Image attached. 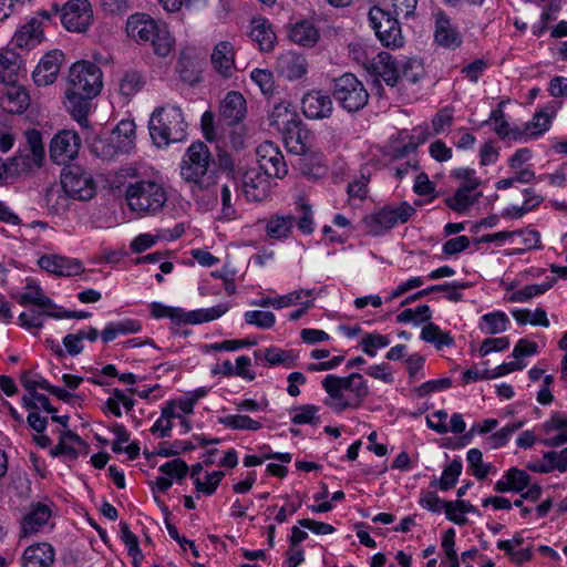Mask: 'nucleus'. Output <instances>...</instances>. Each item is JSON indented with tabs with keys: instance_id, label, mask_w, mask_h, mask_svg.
<instances>
[{
	"instance_id": "9b49d317",
	"label": "nucleus",
	"mask_w": 567,
	"mask_h": 567,
	"mask_svg": "<svg viewBox=\"0 0 567 567\" xmlns=\"http://www.w3.org/2000/svg\"><path fill=\"white\" fill-rule=\"evenodd\" d=\"M61 187L64 196L78 200H89L95 194L92 176L81 167H70L61 175Z\"/></svg>"
},
{
	"instance_id": "f03ea898",
	"label": "nucleus",
	"mask_w": 567,
	"mask_h": 567,
	"mask_svg": "<svg viewBox=\"0 0 567 567\" xmlns=\"http://www.w3.org/2000/svg\"><path fill=\"white\" fill-rule=\"evenodd\" d=\"M213 165L212 153L204 142L198 141L189 145L182 158L179 171L195 196L205 192L214 193L218 177Z\"/></svg>"
},
{
	"instance_id": "f8f14e48",
	"label": "nucleus",
	"mask_w": 567,
	"mask_h": 567,
	"mask_svg": "<svg viewBox=\"0 0 567 567\" xmlns=\"http://www.w3.org/2000/svg\"><path fill=\"white\" fill-rule=\"evenodd\" d=\"M258 169L269 177L282 178L288 173V166L279 147L270 142H262L256 150Z\"/></svg>"
},
{
	"instance_id": "39448f33",
	"label": "nucleus",
	"mask_w": 567,
	"mask_h": 567,
	"mask_svg": "<svg viewBox=\"0 0 567 567\" xmlns=\"http://www.w3.org/2000/svg\"><path fill=\"white\" fill-rule=\"evenodd\" d=\"M150 134L158 147L184 140L186 122L177 106H161L154 110L148 123Z\"/></svg>"
},
{
	"instance_id": "e2e57ef3",
	"label": "nucleus",
	"mask_w": 567,
	"mask_h": 567,
	"mask_svg": "<svg viewBox=\"0 0 567 567\" xmlns=\"http://www.w3.org/2000/svg\"><path fill=\"white\" fill-rule=\"evenodd\" d=\"M25 140L27 144L23 147L24 150H28L30 154L34 155V157H38L42 162L44 161L45 151L44 145L42 142V135L37 130H30L25 132Z\"/></svg>"
},
{
	"instance_id": "cd10ccee",
	"label": "nucleus",
	"mask_w": 567,
	"mask_h": 567,
	"mask_svg": "<svg viewBox=\"0 0 567 567\" xmlns=\"http://www.w3.org/2000/svg\"><path fill=\"white\" fill-rule=\"evenodd\" d=\"M246 113V101L241 93L228 92L220 104V115L228 124L238 123Z\"/></svg>"
},
{
	"instance_id": "338daca9",
	"label": "nucleus",
	"mask_w": 567,
	"mask_h": 567,
	"mask_svg": "<svg viewBox=\"0 0 567 567\" xmlns=\"http://www.w3.org/2000/svg\"><path fill=\"white\" fill-rule=\"evenodd\" d=\"M223 477L224 472L215 471L206 476L205 482H202L199 477H196L194 481V485L197 492H202L206 495H212L216 491Z\"/></svg>"
},
{
	"instance_id": "ea45409f",
	"label": "nucleus",
	"mask_w": 567,
	"mask_h": 567,
	"mask_svg": "<svg viewBox=\"0 0 567 567\" xmlns=\"http://www.w3.org/2000/svg\"><path fill=\"white\" fill-rule=\"evenodd\" d=\"M229 308L228 303H219L212 308L188 311L186 312L185 323L198 324L216 320L224 316Z\"/></svg>"
},
{
	"instance_id": "6e6d98bb",
	"label": "nucleus",
	"mask_w": 567,
	"mask_h": 567,
	"mask_svg": "<svg viewBox=\"0 0 567 567\" xmlns=\"http://www.w3.org/2000/svg\"><path fill=\"white\" fill-rule=\"evenodd\" d=\"M20 382L30 394L35 393L37 389L50 392L52 386L42 375L31 371L22 372L20 375Z\"/></svg>"
},
{
	"instance_id": "774afa93",
	"label": "nucleus",
	"mask_w": 567,
	"mask_h": 567,
	"mask_svg": "<svg viewBox=\"0 0 567 567\" xmlns=\"http://www.w3.org/2000/svg\"><path fill=\"white\" fill-rule=\"evenodd\" d=\"M159 471L164 473L167 477L172 480V477H176L182 480L186 476L188 472V466L186 462L179 458H175L173 461L166 462L159 467Z\"/></svg>"
},
{
	"instance_id": "a211bd4d",
	"label": "nucleus",
	"mask_w": 567,
	"mask_h": 567,
	"mask_svg": "<svg viewBox=\"0 0 567 567\" xmlns=\"http://www.w3.org/2000/svg\"><path fill=\"white\" fill-rule=\"evenodd\" d=\"M38 266L56 276H79L84 271L82 261L55 254L43 255L38 259Z\"/></svg>"
},
{
	"instance_id": "bb28decb",
	"label": "nucleus",
	"mask_w": 567,
	"mask_h": 567,
	"mask_svg": "<svg viewBox=\"0 0 567 567\" xmlns=\"http://www.w3.org/2000/svg\"><path fill=\"white\" fill-rule=\"evenodd\" d=\"M527 468L534 473L547 474L554 471H567V446L560 452L548 451L543 454V461L529 463Z\"/></svg>"
},
{
	"instance_id": "4be33fe9",
	"label": "nucleus",
	"mask_w": 567,
	"mask_h": 567,
	"mask_svg": "<svg viewBox=\"0 0 567 567\" xmlns=\"http://www.w3.org/2000/svg\"><path fill=\"white\" fill-rule=\"evenodd\" d=\"M62 58L63 54L61 52L52 51L41 59L32 73V78L37 85H49L55 81L56 75L60 72Z\"/></svg>"
},
{
	"instance_id": "58836bf2",
	"label": "nucleus",
	"mask_w": 567,
	"mask_h": 567,
	"mask_svg": "<svg viewBox=\"0 0 567 567\" xmlns=\"http://www.w3.org/2000/svg\"><path fill=\"white\" fill-rule=\"evenodd\" d=\"M19 55L13 50H3L0 53V82L2 84L17 81L19 71Z\"/></svg>"
},
{
	"instance_id": "603ef678",
	"label": "nucleus",
	"mask_w": 567,
	"mask_h": 567,
	"mask_svg": "<svg viewBox=\"0 0 567 567\" xmlns=\"http://www.w3.org/2000/svg\"><path fill=\"white\" fill-rule=\"evenodd\" d=\"M421 339L434 343L439 349L443 346L453 344V338L449 333L443 332L434 323H429L422 329Z\"/></svg>"
},
{
	"instance_id": "393cba45",
	"label": "nucleus",
	"mask_w": 567,
	"mask_h": 567,
	"mask_svg": "<svg viewBox=\"0 0 567 567\" xmlns=\"http://www.w3.org/2000/svg\"><path fill=\"white\" fill-rule=\"evenodd\" d=\"M530 475L517 467H511L494 485L497 493H522L530 483Z\"/></svg>"
},
{
	"instance_id": "c9c22d12",
	"label": "nucleus",
	"mask_w": 567,
	"mask_h": 567,
	"mask_svg": "<svg viewBox=\"0 0 567 567\" xmlns=\"http://www.w3.org/2000/svg\"><path fill=\"white\" fill-rule=\"evenodd\" d=\"M43 162L28 150L21 148L17 155L9 158V173L13 175L28 174L42 166Z\"/></svg>"
},
{
	"instance_id": "49530a36",
	"label": "nucleus",
	"mask_w": 567,
	"mask_h": 567,
	"mask_svg": "<svg viewBox=\"0 0 567 567\" xmlns=\"http://www.w3.org/2000/svg\"><path fill=\"white\" fill-rule=\"evenodd\" d=\"M218 422L231 430L258 431L262 426L259 421L254 420L245 414H231L221 416L218 419Z\"/></svg>"
},
{
	"instance_id": "f704fd0d",
	"label": "nucleus",
	"mask_w": 567,
	"mask_h": 567,
	"mask_svg": "<svg viewBox=\"0 0 567 567\" xmlns=\"http://www.w3.org/2000/svg\"><path fill=\"white\" fill-rule=\"evenodd\" d=\"M289 39L303 47H312L319 39V32L309 21H299L292 24L288 32Z\"/></svg>"
},
{
	"instance_id": "f3484780",
	"label": "nucleus",
	"mask_w": 567,
	"mask_h": 567,
	"mask_svg": "<svg viewBox=\"0 0 567 567\" xmlns=\"http://www.w3.org/2000/svg\"><path fill=\"white\" fill-rule=\"evenodd\" d=\"M31 99L27 89L16 82L6 83L0 90V107L10 114H22L30 106Z\"/></svg>"
},
{
	"instance_id": "4d7b16f0",
	"label": "nucleus",
	"mask_w": 567,
	"mask_h": 567,
	"mask_svg": "<svg viewBox=\"0 0 567 567\" xmlns=\"http://www.w3.org/2000/svg\"><path fill=\"white\" fill-rule=\"evenodd\" d=\"M467 463L476 478L483 480L487 476L491 465L483 462V454L478 449H471L467 452Z\"/></svg>"
},
{
	"instance_id": "1a4fd4ad",
	"label": "nucleus",
	"mask_w": 567,
	"mask_h": 567,
	"mask_svg": "<svg viewBox=\"0 0 567 567\" xmlns=\"http://www.w3.org/2000/svg\"><path fill=\"white\" fill-rule=\"evenodd\" d=\"M269 124L282 135L287 146L301 142L302 121L290 102L282 101L274 106L269 116Z\"/></svg>"
},
{
	"instance_id": "0e129e2a",
	"label": "nucleus",
	"mask_w": 567,
	"mask_h": 567,
	"mask_svg": "<svg viewBox=\"0 0 567 567\" xmlns=\"http://www.w3.org/2000/svg\"><path fill=\"white\" fill-rule=\"evenodd\" d=\"M389 343L390 340L386 336L368 333L363 337L361 346L364 353H367L370 357H374L377 353V349L386 347Z\"/></svg>"
},
{
	"instance_id": "052dcab7",
	"label": "nucleus",
	"mask_w": 567,
	"mask_h": 567,
	"mask_svg": "<svg viewBox=\"0 0 567 567\" xmlns=\"http://www.w3.org/2000/svg\"><path fill=\"white\" fill-rule=\"evenodd\" d=\"M431 319V311L426 305L417 306L415 309H405L396 316V321L406 323L414 321L416 323L425 322Z\"/></svg>"
},
{
	"instance_id": "13d9d810",
	"label": "nucleus",
	"mask_w": 567,
	"mask_h": 567,
	"mask_svg": "<svg viewBox=\"0 0 567 567\" xmlns=\"http://www.w3.org/2000/svg\"><path fill=\"white\" fill-rule=\"evenodd\" d=\"M250 79L256 83L262 94L270 95L275 89L274 75L270 70L267 69H254L250 72Z\"/></svg>"
},
{
	"instance_id": "b1692460",
	"label": "nucleus",
	"mask_w": 567,
	"mask_h": 567,
	"mask_svg": "<svg viewBox=\"0 0 567 567\" xmlns=\"http://www.w3.org/2000/svg\"><path fill=\"white\" fill-rule=\"evenodd\" d=\"M54 549L48 543H38L27 547L22 555V567H52Z\"/></svg>"
},
{
	"instance_id": "7c9ffc66",
	"label": "nucleus",
	"mask_w": 567,
	"mask_h": 567,
	"mask_svg": "<svg viewBox=\"0 0 567 567\" xmlns=\"http://www.w3.org/2000/svg\"><path fill=\"white\" fill-rule=\"evenodd\" d=\"M543 430L546 433L553 431H559V433L553 437L543 441V444L549 447H558L567 443V414L555 412L550 419L543 424Z\"/></svg>"
},
{
	"instance_id": "09e8293b",
	"label": "nucleus",
	"mask_w": 567,
	"mask_h": 567,
	"mask_svg": "<svg viewBox=\"0 0 567 567\" xmlns=\"http://www.w3.org/2000/svg\"><path fill=\"white\" fill-rule=\"evenodd\" d=\"M556 282V278H551L549 281L540 284V285H528L523 289L513 292L507 300L509 302H526L535 296L545 293L548 291Z\"/></svg>"
},
{
	"instance_id": "c85d7f7f",
	"label": "nucleus",
	"mask_w": 567,
	"mask_h": 567,
	"mask_svg": "<svg viewBox=\"0 0 567 567\" xmlns=\"http://www.w3.org/2000/svg\"><path fill=\"white\" fill-rule=\"evenodd\" d=\"M51 517V511L47 505L37 504L21 522V536L27 537L37 534Z\"/></svg>"
},
{
	"instance_id": "680f3d73",
	"label": "nucleus",
	"mask_w": 567,
	"mask_h": 567,
	"mask_svg": "<svg viewBox=\"0 0 567 567\" xmlns=\"http://www.w3.org/2000/svg\"><path fill=\"white\" fill-rule=\"evenodd\" d=\"M151 312L154 318H171L176 322L185 323L186 311L181 308L167 307L158 302L151 305Z\"/></svg>"
},
{
	"instance_id": "72a5a7b5",
	"label": "nucleus",
	"mask_w": 567,
	"mask_h": 567,
	"mask_svg": "<svg viewBox=\"0 0 567 567\" xmlns=\"http://www.w3.org/2000/svg\"><path fill=\"white\" fill-rule=\"evenodd\" d=\"M42 38L41 22L37 18H32L16 32L13 40L19 48H31L40 43Z\"/></svg>"
},
{
	"instance_id": "ddd939ff",
	"label": "nucleus",
	"mask_w": 567,
	"mask_h": 567,
	"mask_svg": "<svg viewBox=\"0 0 567 567\" xmlns=\"http://www.w3.org/2000/svg\"><path fill=\"white\" fill-rule=\"evenodd\" d=\"M61 21L72 32H84L93 21L89 0H69L62 10Z\"/></svg>"
},
{
	"instance_id": "de8ad7c7",
	"label": "nucleus",
	"mask_w": 567,
	"mask_h": 567,
	"mask_svg": "<svg viewBox=\"0 0 567 567\" xmlns=\"http://www.w3.org/2000/svg\"><path fill=\"white\" fill-rule=\"evenodd\" d=\"M153 39L148 43L153 47L155 54L159 56H167L175 43L174 38L165 25L158 27Z\"/></svg>"
},
{
	"instance_id": "9d476101",
	"label": "nucleus",
	"mask_w": 567,
	"mask_h": 567,
	"mask_svg": "<svg viewBox=\"0 0 567 567\" xmlns=\"http://www.w3.org/2000/svg\"><path fill=\"white\" fill-rule=\"evenodd\" d=\"M391 11H385L379 7H373L369 11V20L375 31L379 40L384 47L401 48L404 39L401 33V27L398 17H391Z\"/></svg>"
},
{
	"instance_id": "4c0bfd02",
	"label": "nucleus",
	"mask_w": 567,
	"mask_h": 567,
	"mask_svg": "<svg viewBox=\"0 0 567 567\" xmlns=\"http://www.w3.org/2000/svg\"><path fill=\"white\" fill-rule=\"evenodd\" d=\"M296 217L292 215H274L266 225V234L274 239L287 238L293 228Z\"/></svg>"
},
{
	"instance_id": "c756f323",
	"label": "nucleus",
	"mask_w": 567,
	"mask_h": 567,
	"mask_svg": "<svg viewBox=\"0 0 567 567\" xmlns=\"http://www.w3.org/2000/svg\"><path fill=\"white\" fill-rule=\"evenodd\" d=\"M251 40L256 42L261 51H272L276 42V33L271 24L264 18H257L251 21L249 33Z\"/></svg>"
},
{
	"instance_id": "37998d69",
	"label": "nucleus",
	"mask_w": 567,
	"mask_h": 567,
	"mask_svg": "<svg viewBox=\"0 0 567 567\" xmlns=\"http://www.w3.org/2000/svg\"><path fill=\"white\" fill-rule=\"evenodd\" d=\"M82 439L71 431H65L61 434L60 442L52 450L53 455H65L69 458H76L79 455L78 446H83Z\"/></svg>"
},
{
	"instance_id": "f257e3e1",
	"label": "nucleus",
	"mask_w": 567,
	"mask_h": 567,
	"mask_svg": "<svg viewBox=\"0 0 567 567\" xmlns=\"http://www.w3.org/2000/svg\"><path fill=\"white\" fill-rule=\"evenodd\" d=\"M102 76L101 69L89 61H78L70 69L65 105L73 118L82 126L87 124L91 101L101 92Z\"/></svg>"
},
{
	"instance_id": "e433bc0d",
	"label": "nucleus",
	"mask_w": 567,
	"mask_h": 567,
	"mask_svg": "<svg viewBox=\"0 0 567 567\" xmlns=\"http://www.w3.org/2000/svg\"><path fill=\"white\" fill-rule=\"evenodd\" d=\"M555 113V109L549 106H546L545 109L535 113L533 118L525 124L524 131L522 132L523 135L535 137L548 131Z\"/></svg>"
},
{
	"instance_id": "79ce46f5",
	"label": "nucleus",
	"mask_w": 567,
	"mask_h": 567,
	"mask_svg": "<svg viewBox=\"0 0 567 567\" xmlns=\"http://www.w3.org/2000/svg\"><path fill=\"white\" fill-rule=\"evenodd\" d=\"M399 74V84H415L424 76L425 70L421 61L406 59L400 63Z\"/></svg>"
},
{
	"instance_id": "69168bd1",
	"label": "nucleus",
	"mask_w": 567,
	"mask_h": 567,
	"mask_svg": "<svg viewBox=\"0 0 567 567\" xmlns=\"http://www.w3.org/2000/svg\"><path fill=\"white\" fill-rule=\"evenodd\" d=\"M319 408L312 404L301 405L296 410L291 421L295 424H315L319 422L317 413Z\"/></svg>"
},
{
	"instance_id": "bf43d9fd",
	"label": "nucleus",
	"mask_w": 567,
	"mask_h": 567,
	"mask_svg": "<svg viewBox=\"0 0 567 567\" xmlns=\"http://www.w3.org/2000/svg\"><path fill=\"white\" fill-rule=\"evenodd\" d=\"M245 321L259 329H270L275 326L276 317L270 311L252 310L245 312Z\"/></svg>"
},
{
	"instance_id": "8fccbe9b",
	"label": "nucleus",
	"mask_w": 567,
	"mask_h": 567,
	"mask_svg": "<svg viewBox=\"0 0 567 567\" xmlns=\"http://www.w3.org/2000/svg\"><path fill=\"white\" fill-rule=\"evenodd\" d=\"M27 288L29 291L22 293L19 298L21 306L34 305L41 308L53 307L52 300L43 293L38 285L29 282Z\"/></svg>"
},
{
	"instance_id": "a19ab883",
	"label": "nucleus",
	"mask_w": 567,
	"mask_h": 567,
	"mask_svg": "<svg viewBox=\"0 0 567 567\" xmlns=\"http://www.w3.org/2000/svg\"><path fill=\"white\" fill-rule=\"evenodd\" d=\"M472 189L460 187L453 196L445 199L446 206L456 213L466 212L482 196V193L472 194Z\"/></svg>"
},
{
	"instance_id": "6ab92c4d",
	"label": "nucleus",
	"mask_w": 567,
	"mask_h": 567,
	"mask_svg": "<svg viewBox=\"0 0 567 567\" xmlns=\"http://www.w3.org/2000/svg\"><path fill=\"white\" fill-rule=\"evenodd\" d=\"M276 71L288 81L302 80L308 73V62L303 54L287 51L277 58Z\"/></svg>"
},
{
	"instance_id": "a878e982",
	"label": "nucleus",
	"mask_w": 567,
	"mask_h": 567,
	"mask_svg": "<svg viewBox=\"0 0 567 567\" xmlns=\"http://www.w3.org/2000/svg\"><path fill=\"white\" fill-rule=\"evenodd\" d=\"M214 69L223 76H230L235 69V50L229 41L217 43L212 53Z\"/></svg>"
},
{
	"instance_id": "7ed1b4c3",
	"label": "nucleus",
	"mask_w": 567,
	"mask_h": 567,
	"mask_svg": "<svg viewBox=\"0 0 567 567\" xmlns=\"http://www.w3.org/2000/svg\"><path fill=\"white\" fill-rule=\"evenodd\" d=\"M321 385L328 393L323 403L337 413L349 409L358 410L369 395L367 381L362 374L355 372L348 377L328 374Z\"/></svg>"
},
{
	"instance_id": "864d4df0",
	"label": "nucleus",
	"mask_w": 567,
	"mask_h": 567,
	"mask_svg": "<svg viewBox=\"0 0 567 567\" xmlns=\"http://www.w3.org/2000/svg\"><path fill=\"white\" fill-rule=\"evenodd\" d=\"M217 164L218 169L221 173L226 174V176L233 181V185L235 186V188H237L238 177L240 173L244 171V167L237 165L233 157L226 152H221L218 154Z\"/></svg>"
},
{
	"instance_id": "c03bdc74",
	"label": "nucleus",
	"mask_w": 567,
	"mask_h": 567,
	"mask_svg": "<svg viewBox=\"0 0 567 567\" xmlns=\"http://www.w3.org/2000/svg\"><path fill=\"white\" fill-rule=\"evenodd\" d=\"M508 317L503 311L486 313L482 317L480 330L485 334H497L507 329Z\"/></svg>"
},
{
	"instance_id": "a18cd8bd",
	"label": "nucleus",
	"mask_w": 567,
	"mask_h": 567,
	"mask_svg": "<svg viewBox=\"0 0 567 567\" xmlns=\"http://www.w3.org/2000/svg\"><path fill=\"white\" fill-rule=\"evenodd\" d=\"M144 84L145 80L141 72L128 70L121 78L118 90L123 96L131 97L140 92Z\"/></svg>"
},
{
	"instance_id": "20e7f679",
	"label": "nucleus",
	"mask_w": 567,
	"mask_h": 567,
	"mask_svg": "<svg viewBox=\"0 0 567 567\" xmlns=\"http://www.w3.org/2000/svg\"><path fill=\"white\" fill-rule=\"evenodd\" d=\"M125 199L132 212L144 217L162 212L167 203L168 195L163 183L153 178H145L127 184Z\"/></svg>"
},
{
	"instance_id": "4468645a",
	"label": "nucleus",
	"mask_w": 567,
	"mask_h": 567,
	"mask_svg": "<svg viewBox=\"0 0 567 567\" xmlns=\"http://www.w3.org/2000/svg\"><path fill=\"white\" fill-rule=\"evenodd\" d=\"M80 145L81 138L75 131L62 130L51 140L50 157L54 163L64 165L78 155Z\"/></svg>"
},
{
	"instance_id": "3c124183",
	"label": "nucleus",
	"mask_w": 567,
	"mask_h": 567,
	"mask_svg": "<svg viewBox=\"0 0 567 567\" xmlns=\"http://www.w3.org/2000/svg\"><path fill=\"white\" fill-rule=\"evenodd\" d=\"M264 358L270 365L282 364L286 368H292L297 355L292 351L270 347L265 350Z\"/></svg>"
},
{
	"instance_id": "473e14b6",
	"label": "nucleus",
	"mask_w": 567,
	"mask_h": 567,
	"mask_svg": "<svg viewBox=\"0 0 567 567\" xmlns=\"http://www.w3.org/2000/svg\"><path fill=\"white\" fill-rule=\"evenodd\" d=\"M176 71L179 74L181 80L189 85H195L200 80L199 62L197 61L195 54L189 50L181 52Z\"/></svg>"
},
{
	"instance_id": "2eb2a0df",
	"label": "nucleus",
	"mask_w": 567,
	"mask_h": 567,
	"mask_svg": "<svg viewBox=\"0 0 567 567\" xmlns=\"http://www.w3.org/2000/svg\"><path fill=\"white\" fill-rule=\"evenodd\" d=\"M270 177L257 167L244 168L238 181L241 183V192L249 202L264 200L270 190Z\"/></svg>"
},
{
	"instance_id": "5701e85b",
	"label": "nucleus",
	"mask_w": 567,
	"mask_h": 567,
	"mask_svg": "<svg viewBox=\"0 0 567 567\" xmlns=\"http://www.w3.org/2000/svg\"><path fill=\"white\" fill-rule=\"evenodd\" d=\"M399 68L394 58L388 52H380L368 68L373 74L380 76L388 85H399Z\"/></svg>"
},
{
	"instance_id": "aec40b11",
	"label": "nucleus",
	"mask_w": 567,
	"mask_h": 567,
	"mask_svg": "<svg viewBox=\"0 0 567 567\" xmlns=\"http://www.w3.org/2000/svg\"><path fill=\"white\" fill-rule=\"evenodd\" d=\"M298 144L300 145L299 148L296 145H291L289 147L300 155L297 162V166L300 173L303 176L313 179H318L324 176L327 169L322 154L319 152H311L306 150L302 141Z\"/></svg>"
},
{
	"instance_id": "2f4dec72",
	"label": "nucleus",
	"mask_w": 567,
	"mask_h": 567,
	"mask_svg": "<svg viewBox=\"0 0 567 567\" xmlns=\"http://www.w3.org/2000/svg\"><path fill=\"white\" fill-rule=\"evenodd\" d=\"M435 41L444 48H456L462 43L460 33L451 25L447 17L440 12L435 22Z\"/></svg>"
},
{
	"instance_id": "423d86ee",
	"label": "nucleus",
	"mask_w": 567,
	"mask_h": 567,
	"mask_svg": "<svg viewBox=\"0 0 567 567\" xmlns=\"http://www.w3.org/2000/svg\"><path fill=\"white\" fill-rule=\"evenodd\" d=\"M135 128L133 121H121L107 140H99L92 145V151L103 159H112L118 154L130 153L134 148Z\"/></svg>"
},
{
	"instance_id": "5fc2aeb1",
	"label": "nucleus",
	"mask_w": 567,
	"mask_h": 567,
	"mask_svg": "<svg viewBox=\"0 0 567 567\" xmlns=\"http://www.w3.org/2000/svg\"><path fill=\"white\" fill-rule=\"evenodd\" d=\"M462 462L460 460H453L443 471L442 476L437 483L439 488L442 491L451 489L457 482L458 476L462 473Z\"/></svg>"
},
{
	"instance_id": "6e6552de",
	"label": "nucleus",
	"mask_w": 567,
	"mask_h": 567,
	"mask_svg": "<svg viewBox=\"0 0 567 567\" xmlns=\"http://www.w3.org/2000/svg\"><path fill=\"white\" fill-rule=\"evenodd\" d=\"M333 96L348 112H358L369 101L363 83L352 73H344L333 80Z\"/></svg>"
},
{
	"instance_id": "0eeeda50",
	"label": "nucleus",
	"mask_w": 567,
	"mask_h": 567,
	"mask_svg": "<svg viewBox=\"0 0 567 567\" xmlns=\"http://www.w3.org/2000/svg\"><path fill=\"white\" fill-rule=\"evenodd\" d=\"M415 213V208L406 202L398 206H385L362 219L364 229L372 236H379L393 228L396 224L406 223Z\"/></svg>"
},
{
	"instance_id": "dca6fc26",
	"label": "nucleus",
	"mask_w": 567,
	"mask_h": 567,
	"mask_svg": "<svg viewBox=\"0 0 567 567\" xmlns=\"http://www.w3.org/2000/svg\"><path fill=\"white\" fill-rule=\"evenodd\" d=\"M303 115L310 120H322L331 116L333 102L331 97L321 90H311L305 93L301 99Z\"/></svg>"
},
{
	"instance_id": "412c9836",
	"label": "nucleus",
	"mask_w": 567,
	"mask_h": 567,
	"mask_svg": "<svg viewBox=\"0 0 567 567\" xmlns=\"http://www.w3.org/2000/svg\"><path fill=\"white\" fill-rule=\"evenodd\" d=\"M158 27L156 21L148 14L135 13L126 22V32L135 41L148 43Z\"/></svg>"
}]
</instances>
